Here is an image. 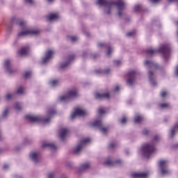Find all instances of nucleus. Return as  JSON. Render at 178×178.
Returning <instances> with one entry per match:
<instances>
[{
  "mask_svg": "<svg viewBox=\"0 0 178 178\" xmlns=\"http://www.w3.org/2000/svg\"><path fill=\"white\" fill-rule=\"evenodd\" d=\"M97 5L99 6H104V8H107V11L106 12V15H111V9L113 5L117 6L118 13L117 16H122V10H124L126 3H124V1L123 0H118L117 1H108V0H97Z\"/></svg>",
  "mask_w": 178,
  "mask_h": 178,
  "instance_id": "obj_1",
  "label": "nucleus"
},
{
  "mask_svg": "<svg viewBox=\"0 0 178 178\" xmlns=\"http://www.w3.org/2000/svg\"><path fill=\"white\" fill-rule=\"evenodd\" d=\"M171 52L172 47L168 43L161 44L160 47L156 50H152L151 49L146 50L147 55L152 56L154 54H159L161 55L165 62H168L169 60V56H170Z\"/></svg>",
  "mask_w": 178,
  "mask_h": 178,
  "instance_id": "obj_2",
  "label": "nucleus"
},
{
  "mask_svg": "<svg viewBox=\"0 0 178 178\" xmlns=\"http://www.w3.org/2000/svg\"><path fill=\"white\" fill-rule=\"evenodd\" d=\"M56 113V111L54 109H49L47 111V115H49L48 118H41V117H34L30 115H25V119L31 122V123H42V124H47V123H49L51 120V118H52V115H55Z\"/></svg>",
  "mask_w": 178,
  "mask_h": 178,
  "instance_id": "obj_3",
  "label": "nucleus"
},
{
  "mask_svg": "<svg viewBox=\"0 0 178 178\" xmlns=\"http://www.w3.org/2000/svg\"><path fill=\"white\" fill-rule=\"evenodd\" d=\"M79 97V92L77 90H68L64 96H60L58 99L60 102H70L72 99H74Z\"/></svg>",
  "mask_w": 178,
  "mask_h": 178,
  "instance_id": "obj_4",
  "label": "nucleus"
},
{
  "mask_svg": "<svg viewBox=\"0 0 178 178\" xmlns=\"http://www.w3.org/2000/svg\"><path fill=\"white\" fill-rule=\"evenodd\" d=\"M137 74H140L136 70H131L127 72L125 77H127L126 84L128 87H133L134 86V81H136V76Z\"/></svg>",
  "mask_w": 178,
  "mask_h": 178,
  "instance_id": "obj_5",
  "label": "nucleus"
},
{
  "mask_svg": "<svg viewBox=\"0 0 178 178\" xmlns=\"http://www.w3.org/2000/svg\"><path fill=\"white\" fill-rule=\"evenodd\" d=\"M155 146L149 143H145L141 147L143 156L147 159L155 152Z\"/></svg>",
  "mask_w": 178,
  "mask_h": 178,
  "instance_id": "obj_6",
  "label": "nucleus"
},
{
  "mask_svg": "<svg viewBox=\"0 0 178 178\" xmlns=\"http://www.w3.org/2000/svg\"><path fill=\"white\" fill-rule=\"evenodd\" d=\"M90 141H91V140L89 138L81 140L76 146L72 149V154H74V155H79L80 152L83 151V148H84Z\"/></svg>",
  "mask_w": 178,
  "mask_h": 178,
  "instance_id": "obj_7",
  "label": "nucleus"
},
{
  "mask_svg": "<svg viewBox=\"0 0 178 178\" xmlns=\"http://www.w3.org/2000/svg\"><path fill=\"white\" fill-rule=\"evenodd\" d=\"M10 24L12 26H19L20 27L21 30H26L27 29V25L26 22L25 21H22L20 19L13 17L11 18Z\"/></svg>",
  "mask_w": 178,
  "mask_h": 178,
  "instance_id": "obj_8",
  "label": "nucleus"
},
{
  "mask_svg": "<svg viewBox=\"0 0 178 178\" xmlns=\"http://www.w3.org/2000/svg\"><path fill=\"white\" fill-rule=\"evenodd\" d=\"M97 47L98 48H104L105 49H107L106 51V55L107 56H111V55H112V52H113V47H112V44H111L110 42H99L97 43Z\"/></svg>",
  "mask_w": 178,
  "mask_h": 178,
  "instance_id": "obj_9",
  "label": "nucleus"
},
{
  "mask_svg": "<svg viewBox=\"0 0 178 178\" xmlns=\"http://www.w3.org/2000/svg\"><path fill=\"white\" fill-rule=\"evenodd\" d=\"M3 68L5 72L6 73H8V74H13V73H16V72H17V70L13 68V66L12 65V62L10 59L4 60Z\"/></svg>",
  "mask_w": 178,
  "mask_h": 178,
  "instance_id": "obj_10",
  "label": "nucleus"
},
{
  "mask_svg": "<svg viewBox=\"0 0 178 178\" xmlns=\"http://www.w3.org/2000/svg\"><path fill=\"white\" fill-rule=\"evenodd\" d=\"M74 58L75 56L74 54L70 55L68 59L66 61L60 64V66L58 67V72H63L65 69H66V67H67V66H69V65H70L72 62L74 60Z\"/></svg>",
  "mask_w": 178,
  "mask_h": 178,
  "instance_id": "obj_11",
  "label": "nucleus"
},
{
  "mask_svg": "<svg viewBox=\"0 0 178 178\" xmlns=\"http://www.w3.org/2000/svg\"><path fill=\"white\" fill-rule=\"evenodd\" d=\"M54 51L49 49L44 53V56L42 58L40 61L41 65H47L51 59L54 58Z\"/></svg>",
  "mask_w": 178,
  "mask_h": 178,
  "instance_id": "obj_12",
  "label": "nucleus"
},
{
  "mask_svg": "<svg viewBox=\"0 0 178 178\" xmlns=\"http://www.w3.org/2000/svg\"><path fill=\"white\" fill-rule=\"evenodd\" d=\"M144 65L146 66V67H147V69H152V67H155L156 70H160V72H165V67L163 66H161L159 64L155 63L152 61L147 60Z\"/></svg>",
  "mask_w": 178,
  "mask_h": 178,
  "instance_id": "obj_13",
  "label": "nucleus"
},
{
  "mask_svg": "<svg viewBox=\"0 0 178 178\" xmlns=\"http://www.w3.org/2000/svg\"><path fill=\"white\" fill-rule=\"evenodd\" d=\"M159 168L161 169V174L163 176L169 173V171L168 170V168H169V165H168V161L165 160L160 161Z\"/></svg>",
  "mask_w": 178,
  "mask_h": 178,
  "instance_id": "obj_14",
  "label": "nucleus"
},
{
  "mask_svg": "<svg viewBox=\"0 0 178 178\" xmlns=\"http://www.w3.org/2000/svg\"><path fill=\"white\" fill-rule=\"evenodd\" d=\"M87 115H88V113H87V111H86V110H83L79 107L76 108L74 109V113L72 114L71 118L72 119H74L76 118V116H87Z\"/></svg>",
  "mask_w": 178,
  "mask_h": 178,
  "instance_id": "obj_15",
  "label": "nucleus"
},
{
  "mask_svg": "<svg viewBox=\"0 0 178 178\" xmlns=\"http://www.w3.org/2000/svg\"><path fill=\"white\" fill-rule=\"evenodd\" d=\"M134 10L136 13H148V8L144 7L143 4H136L134 7Z\"/></svg>",
  "mask_w": 178,
  "mask_h": 178,
  "instance_id": "obj_16",
  "label": "nucleus"
},
{
  "mask_svg": "<svg viewBox=\"0 0 178 178\" xmlns=\"http://www.w3.org/2000/svg\"><path fill=\"white\" fill-rule=\"evenodd\" d=\"M105 98H111V94L109 92H105V93H99V92H96L95 94V99H98L99 101H101Z\"/></svg>",
  "mask_w": 178,
  "mask_h": 178,
  "instance_id": "obj_17",
  "label": "nucleus"
},
{
  "mask_svg": "<svg viewBox=\"0 0 178 178\" xmlns=\"http://www.w3.org/2000/svg\"><path fill=\"white\" fill-rule=\"evenodd\" d=\"M178 129V124H175L168 131L169 138H173L176 136V131Z\"/></svg>",
  "mask_w": 178,
  "mask_h": 178,
  "instance_id": "obj_18",
  "label": "nucleus"
},
{
  "mask_svg": "<svg viewBox=\"0 0 178 178\" xmlns=\"http://www.w3.org/2000/svg\"><path fill=\"white\" fill-rule=\"evenodd\" d=\"M88 126L90 127H95V128L99 129V128L102 127V120H95L92 122H89L88 123Z\"/></svg>",
  "mask_w": 178,
  "mask_h": 178,
  "instance_id": "obj_19",
  "label": "nucleus"
},
{
  "mask_svg": "<svg viewBox=\"0 0 178 178\" xmlns=\"http://www.w3.org/2000/svg\"><path fill=\"white\" fill-rule=\"evenodd\" d=\"M132 178H147L148 173L147 172H134L131 175Z\"/></svg>",
  "mask_w": 178,
  "mask_h": 178,
  "instance_id": "obj_20",
  "label": "nucleus"
},
{
  "mask_svg": "<svg viewBox=\"0 0 178 178\" xmlns=\"http://www.w3.org/2000/svg\"><path fill=\"white\" fill-rule=\"evenodd\" d=\"M87 169H90V163H85L82 164L77 170V172L79 175L81 174L82 172H84V170H87Z\"/></svg>",
  "mask_w": 178,
  "mask_h": 178,
  "instance_id": "obj_21",
  "label": "nucleus"
},
{
  "mask_svg": "<svg viewBox=\"0 0 178 178\" xmlns=\"http://www.w3.org/2000/svg\"><path fill=\"white\" fill-rule=\"evenodd\" d=\"M148 77H149V81L153 87H155L156 86V81H155V79H154V72L152 71L148 72Z\"/></svg>",
  "mask_w": 178,
  "mask_h": 178,
  "instance_id": "obj_22",
  "label": "nucleus"
},
{
  "mask_svg": "<svg viewBox=\"0 0 178 178\" xmlns=\"http://www.w3.org/2000/svg\"><path fill=\"white\" fill-rule=\"evenodd\" d=\"M30 159L35 165L40 162V159H38V154L36 152H32L30 155Z\"/></svg>",
  "mask_w": 178,
  "mask_h": 178,
  "instance_id": "obj_23",
  "label": "nucleus"
},
{
  "mask_svg": "<svg viewBox=\"0 0 178 178\" xmlns=\"http://www.w3.org/2000/svg\"><path fill=\"white\" fill-rule=\"evenodd\" d=\"M67 134V129L66 128H63L60 130L59 137L62 140V141H65V138H66Z\"/></svg>",
  "mask_w": 178,
  "mask_h": 178,
  "instance_id": "obj_24",
  "label": "nucleus"
},
{
  "mask_svg": "<svg viewBox=\"0 0 178 178\" xmlns=\"http://www.w3.org/2000/svg\"><path fill=\"white\" fill-rule=\"evenodd\" d=\"M118 17L119 19H123L127 23H129V22H131V20L130 19V17H129V15H127L126 13H123V10H121V16L118 15Z\"/></svg>",
  "mask_w": 178,
  "mask_h": 178,
  "instance_id": "obj_25",
  "label": "nucleus"
},
{
  "mask_svg": "<svg viewBox=\"0 0 178 178\" xmlns=\"http://www.w3.org/2000/svg\"><path fill=\"white\" fill-rule=\"evenodd\" d=\"M42 148H49V149H53L56 151V145L53 143H43L42 145Z\"/></svg>",
  "mask_w": 178,
  "mask_h": 178,
  "instance_id": "obj_26",
  "label": "nucleus"
},
{
  "mask_svg": "<svg viewBox=\"0 0 178 178\" xmlns=\"http://www.w3.org/2000/svg\"><path fill=\"white\" fill-rule=\"evenodd\" d=\"M29 51H30V47L29 46L24 47L20 49L19 55L24 56V55H27V54H29Z\"/></svg>",
  "mask_w": 178,
  "mask_h": 178,
  "instance_id": "obj_27",
  "label": "nucleus"
},
{
  "mask_svg": "<svg viewBox=\"0 0 178 178\" xmlns=\"http://www.w3.org/2000/svg\"><path fill=\"white\" fill-rule=\"evenodd\" d=\"M59 19V15L56 13H51L48 17V21L52 22L53 20H58Z\"/></svg>",
  "mask_w": 178,
  "mask_h": 178,
  "instance_id": "obj_28",
  "label": "nucleus"
},
{
  "mask_svg": "<svg viewBox=\"0 0 178 178\" xmlns=\"http://www.w3.org/2000/svg\"><path fill=\"white\" fill-rule=\"evenodd\" d=\"M143 120L144 118L140 115H136L134 119V122L136 124H140V123H141Z\"/></svg>",
  "mask_w": 178,
  "mask_h": 178,
  "instance_id": "obj_29",
  "label": "nucleus"
},
{
  "mask_svg": "<svg viewBox=\"0 0 178 178\" xmlns=\"http://www.w3.org/2000/svg\"><path fill=\"white\" fill-rule=\"evenodd\" d=\"M8 113H9V108H6L5 111H3L0 119H8Z\"/></svg>",
  "mask_w": 178,
  "mask_h": 178,
  "instance_id": "obj_30",
  "label": "nucleus"
},
{
  "mask_svg": "<svg viewBox=\"0 0 178 178\" xmlns=\"http://www.w3.org/2000/svg\"><path fill=\"white\" fill-rule=\"evenodd\" d=\"M66 40H67V41H71V42H76V41H77V37L72 36V35H67Z\"/></svg>",
  "mask_w": 178,
  "mask_h": 178,
  "instance_id": "obj_31",
  "label": "nucleus"
},
{
  "mask_svg": "<svg viewBox=\"0 0 178 178\" xmlns=\"http://www.w3.org/2000/svg\"><path fill=\"white\" fill-rule=\"evenodd\" d=\"M99 56H101L99 53L90 54V58L93 59L94 60H95L97 58H99Z\"/></svg>",
  "mask_w": 178,
  "mask_h": 178,
  "instance_id": "obj_32",
  "label": "nucleus"
},
{
  "mask_svg": "<svg viewBox=\"0 0 178 178\" xmlns=\"http://www.w3.org/2000/svg\"><path fill=\"white\" fill-rule=\"evenodd\" d=\"M31 71H26L23 75V77L25 80H27V79H30L31 77Z\"/></svg>",
  "mask_w": 178,
  "mask_h": 178,
  "instance_id": "obj_33",
  "label": "nucleus"
},
{
  "mask_svg": "<svg viewBox=\"0 0 178 178\" xmlns=\"http://www.w3.org/2000/svg\"><path fill=\"white\" fill-rule=\"evenodd\" d=\"M29 31H22L18 33V37H24L26 35H29Z\"/></svg>",
  "mask_w": 178,
  "mask_h": 178,
  "instance_id": "obj_34",
  "label": "nucleus"
},
{
  "mask_svg": "<svg viewBox=\"0 0 178 178\" xmlns=\"http://www.w3.org/2000/svg\"><path fill=\"white\" fill-rule=\"evenodd\" d=\"M118 122L121 123V124H126V123H127V118H126V116H123L122 118L118 120Z\"/></svg>",
  "mask_w": 178,
  "mask_h": 178,
  "instance_id": "obj_35",
  "label": "nucleus"
},
{
  "mask_svg": "<svg viewBox=\"0 0 178 178\" xmlns=\"http://www.w3.org/2000/svg\"><path fill=\"white\" fill-rule=\"evenodd\" d=\"M33 143V140L25 138L23 142L24 145H29Z\"/></svg>",
  "mask_w": 178,
  "mask_h": 178,
  "instance_id": "obj_36",
  "label": "nucleus"
},
{
  "mask_svg": "<svg viewBox=\"0 0 178 178\" xmlns=\"http://www.w3.org/2000/svg\"><path fill=\"white\" fill-rule=\"evenodd\" d=\"M29 34H32L33 35H38L40 34V31L38 30H29Z\"/></svg>",
  "mask_w": 178,
  "mask_h": 178,
  "instance_id": "obj_37",
  "label": "nucleus"
},
{
  "mask_svg": "<svg viewBox=\"0 0 178 178\" xmlns=\"http://www.w3.org/2000/svg\"><path fill=\"white\" fill-rule=\"evenodd\" d=\"M104 165H105L106 166H113V161L111 160H107L104 162Z\"/></svg>",
  "mask_w": 178,
  "mask_h": 178,
  "instance_id": "obj_38",
  "label": "nucleus"
},
{
  "mask_svg": "<svg viewBox=\"0 0 178 178\" xmlns=\"http://www.w3.org/2000/svg\"><path fill=\"white\" fill-rule=\"evenodd\" d=\"M98 113L100 115V116H102V115H105V113H106V111L102 108H99L98 110Z\"/></svg>",
  "mask_w": 178,
  "mask_h": 178,
  "instance_id": "obj_39",
  "label": "nucleus"
},
{
  "mask_svg": "<svg viewBox=\"0 0 178 178\" xmlns=\"http://www.w3.org/2000/svg\"><path fill=\"white\" fill-rule=\"evenodd\" d=\"M99 130H100L101 133H103L104 134H106V133L108 132V129L104 127L102 125V127L99 129Z\"/></svg>",
  "mask_w": 178,
  "mask_h": 178,
  "instance_id": "obj_40",
  "label": "nucleus"
},
{
  "mask_svg": "<svg viewBox=\"0 0 178 178\" xmlns=\"http://www.w3.org/2000/svg\"><path fill=\"white\" fill-rule=\"evenodd\" d=\"M13 30V25L10 24V25L7 28L8 34H10V33H12Z\"/></svg>",
  "mask_w": 178,
  "mask_h": 178,
  "instance_id": "obj_41",
  "label": "nucleus"
},
{
  "mask_svg": "<svg viewBox=\"0 0 178 178\" xmlns=\"http://www.w3.org/2000/svg\"><path fill=\"white\" fill-rule=\"evenodd\" d=\"M134 35H136V30L128 32L127 33V37H134Z\"/></svg>",
  "mask_w": 178,
  "mask_h": 178,
  "instance_id": "obj_42",
  "label": "nucleus"
},
{
  "mask_svg": "<svg viewBox=\"0 0 178 178\" xmlns=\"http://www.w3.org/2000/svg\"><path fill=\"white\" fill-rule=\"evenodd\" d=\"M15 108L17 109V111H22V106L20 105V103L16 102Z\"/></svg>",
  "mask_w": 178,
  "mask_h": 178,
  "instance_id": "obj_43",
  "label": "nucleus"
},
{
  "mask_svg": "<svg viewBox=\"0 0 178 178\" xmlns=\"http://www.w3.org/2000/svg\"><path fill=\"white\" fill-rule=\"evenodd\" d=\"M160 107L162 109H165V108H169V104H168V103H162V104H160Z\"/></svg>",
  "mask_w": 178,
  "mask_h": 178,
  "instance_id": "obj_44",
  "label": "nucleus"
},
{
  "mask_svg": "<svg viewBox=\"0 0 178 178\" xmlns=\"http://www.w3.org/2000/svg\"><path fill=\"white\" fill-rule=\"evenodd\" d=\"M113 166H115V165H122V160L120 159L115 160L113 161Z\"/></svg>",
  "mask_w": 178,
  "mask_h": 178,
  "instance_id": "obj_45",
  "label": "nucleus"
},
{
  "mask_svg": "<svg viewBox=\"0 0 178 178\" xmlns=\"http://www.w3.org/2000/svg\"><path fill=\"white\" fill-rule=\"evenodd\" d=\"M116 147V145L115 143H110L108 146V151H111V149H113Z\"/></svg>",
  "mask_w": 178,
  "mask_h": 178,
  "instance_id": "obj_46",
  "label": "nucleus"
},
{
  "mask_svg": "<svg viewBox=\"0 0 178 178\" xmlns=\"http://www.w3.org/2000/svg\"><path fill=\"white\" fill-rule=\"evenodd\" d=\"M17 94H24V90L23 89V88L19 87L17 90Z\"/></svg>",
  "mask_w": 178,
  "mask_h": 178,
  "instance_id": "obj_47",
  "label": "nucleus"
},
{
  "mask_svg": "<svg viewBox=\"0 0 178 178\" xmlns=\"http://www.w3.org/2000/svg\"><path fill=\"white\" fill-rule=\"evenodd\" d=\"M159 136L158 135H155L154 136H153V138H152V142L153 143H156L158 141H159Z\"/></svg>",
  "mask_w": 178,
  "mask_h": 178,
  "instance_id": "obj_48",
  "label": "nucleus"
},
{
  "mask_svg": "<svg viewBox=\"0 0 178 178\" xmlns=\"http://www.w3.org/2000/svg\"><path fill=\"white\" fill-rule=\"evenodd\" d=\"M113 63L115 65V66H120V65H122V61L120 60H115Z\"/></svg>",
  "mask_w": 178,
  "mask_h": 178,
  "instance_id": "obj_49",
  "label": "nucleus"
},
{
  "mask_svg": "<svg viewBox=\"0 0 178 178\" xmlns=\"http://www.w3.org/2000/svg\"><path fill=\"white\" fill-rule=\"evenodd\" d=\"M111 70L109 68L102 70V74H109Z\"/></svg>",
  "mask_w": 178,
  "mask_h": 178,
  "instance_id": "obj_50",
  "label": "nucleus"
},
{
  "mask_svg": "<svg viewBox=\"0 0 178 178\" xmlns=\"http://www.w3.org/2000/svg\"><path fill=\"white\" fill-rule=\"evenodd\" d=\"M88 55V54L87 53V51H82L81 56H82L83 59H87Z\"/></svg>",
  "mask_w": 178,
  "mask_h": 178,
  "instance_id": "obj_51",
  "label": "nucleus"
},
{
  "mask_svg": "<svg viewBox=\"0 0 178 178\" xmlns=\"http://www.w3.org/2000/svg\"><path fill=\"white\" fill-rule=\"evenodd\" d=\"M143 136H148L149 134V131L148 129H143L142 131Z\"/></svg>",
  "mask_w": 178,
  "mask_h": 178,
  "instance_id": "obj_52",
  "label": "nucleus"
},
{
  "mask_svg": "<svg viewBox=\"0 0 178 178\" xmlns=\"http://www.w3.org/2000/svg\"><path fill=\"white\" fill-rule=\"evenodd\" d=\"M11 99H12V95H10V94H8V95L5 97L6 101H10Z\"/></svg>",
  "mask_w": 178,
  "mask_h": 178,
  "instance_id": "obj_53",
  "label": "nucleus"
},
{
  "mask_svg": "<svg viewBox=\"0 0 178 178\" xmlns=\"http://www.w3.org/2000/svg\"><path fill=\"white\" fill-rule=\"evenodd\" d=\"M166 95H168V92H166L165 91L161 92V94H160V96L162 98H165V97H166Z\"/></svg>",
  "mask_w": 178,
  "mask_h": 178,
  "instance_id": "obj_54",
  "label": "nucleus"
},
{
  "mask_svg": "<svg viewBox=\"0 0 178 178\" xmlns=\"http://www.w3.org/2000/svg\"><path fill=\"white\" fill-rule=\"evenodd\" d=\"M50 84H51V86H56V84H58V80H53L50 81Z\"/></svg>",
  "mask_w": 178,
  "mask_h": 178,
  "instance_id": "obj_55",
  "label": "nucleus"
},
{
  "mask_svg": "<svg viewBox=\"0 0 178 178\" xmlns=\"http://www.w3.org/2000/svg\"><path fill=\"white\" fill-rule=\"evenodd\" d=\"M26 3L29 5H34V1L33 0H24Z\"/></svg>",
  "mask_w": 178,
  "mask_h": 178,
  "instance_id": "obj_56",
  "label": "nucleus"
},
{
  "mask_svg": "<svg viewBox=\"0 0 178 178\" xmlns=\"http://www.w3.org/2000/svg\"><path fill=\"white\" fill-rule=\"evenodd\" d=\"M9 169V164H4L3 165V170H8Z\"/></svg>",
  "mask_w": 178,
  "mask_h": 178,
  "instance_id": "obj_57",
  "label": "nucleus"
},
{
  "mask_svg": "<svg viewBox=\"0 0 178 178\" xmlns=\"http://www.w3.org/2000/svg\"><path fill=\"white\" fill-rule=\"evenodd\" d=\"M95 73H96V74H102V70H95Z\"/></svg>",
  "mask_w": 178,
  "mask_h": 178,
  "instance_id": "obj_58",
  "label": "nucleus"
},
{
  "mask_svg": "<svg viewBox=\"0 0 178 178\" xmlns=\"http://www.w3.org/2000/svg\"><path fill=\"white\" fill-rule=\"evenodd\" d=\"M175 77H178V65L176 66V69L175 71Z\"/></svg>",
  "mask_w": 178,
  "mask_h": 178,
  "instance_id": "obj_59",
  "label": "nucleus"
},
{
  "mask_svg": "<svg viewBox=\"0 0 178 178\" xmlns=\"http://www.w3.org/2000/svg\"><path fill=\"white\" fill-rule=\"evenodd\" d=\"M172 148L173 149H178V143H175V144L172 145Z\"/></svg>",
  "mask_w": 178,
  "mask_h": 178,
  "instance_id": "obj_60",
  "label": "nucleus"
},
{
  "mask_svg": "<svg viewBox=\"0 0 178 178\" xmlns=\"http://www.w3.org/2000/svg\"><path fill=\"white\" fill-rule=\"evenodd\" d=\"M124 152L126 155H130V150L129 149H125Z\"/></svg>",
  "mask_w": 178,
  "mask_h": 178,
  "instance_id": "obj_61",
  "label": "nucleus"
},
{
  "mask_svg": "<svg viewBox=\"0 0 178 178\" xmlns=\"http://www.w3.org/2000/svg\"><path fill=\"white\" fill-rule=\"evenodd\" d=\"M21 148L22 147L20 146H17V147H15V150L16 151V152H17L20 151Z\"/></svg>",
  "mask_w": 178,
  "mask_h": 178,
  "instance_id": "obj_62",
  "label": "nucleus"
},
{
  "mask_svg": "<svg viewBox=\"0 0 178 178\" xmlns=\"http://www.w3.org/2000/svg\"><path fill=\"white\" fill-rule=\"evenodd\" d=\"M47 178H54V173H49L47 175Z\"/></svg>",
  "mask_w": 178,
  "mask_h": 178,
  "instance_id": "obj_63",
  "label": "nucleus"
},
{
  "mask_svg": "<svg viewBox=\"0 0 178 178\" xmlns=\"http://www.w3.org/2000/svg\"><path fill=\"white\" fill-rule=\"evenodd\" d=\"M67 168H72V166H73V163L68 162L67 163Z\"/></svg>",
  "mask_w": 178,
  "mask_h": 178,
  "instance_id": "obj_64",
  "label": "nucleus"
}]
</instances>
